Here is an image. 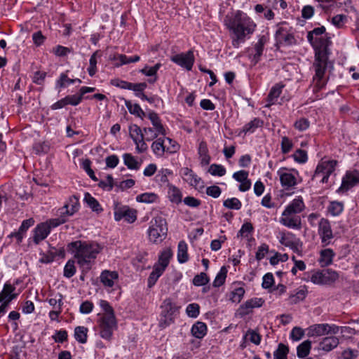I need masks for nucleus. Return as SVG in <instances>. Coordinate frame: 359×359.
Returning <instances> with one entry per match:
<instances>
[{
  "label": "nucleus",
  "mask_w": 359,
  "mask_h": 359,
  "mask_svg": "<svg viewBox=\"0 0 359 359\" xmlns=\"http://www.w3.org/2000/svg\"><path fill=\"white\" fill-rule=\"evenodd\" d=\"M224 25L229 33L231 45L239 48L250 39L257 29V24L246 13L237 10L227 13L224 18Z\"/></svg>",
  "instance_id": "nucleus-1"
},
{
  "label": "nucleus",
  "mask_w": 359,
  "mask_h": 359,
  "mask_svg": "<svg viewBox=\"0 0 359 359\" xmlns=\"http://www.w3.org/2000/svg\"><path fill=\"white\" fill-rule=\"evenodd\" d=\"M309 43L315 51V60L313 64L315 72L312 80L313 93L316 95L315 99H320L321 96L318 93L325 87L328 80L325 77V73L330 63L328 47L331 44V41L329 37L325 36L316 38Z\"/></svg>",
  "instance_id": "nucleus-2"
},
{
  "label": "nucleus",
  "mask_w": 359,
  "mask_h": 359,
  "mask_svg": "<svg viewBox=\"0 0 359 359\" xmlns=\"http://www.w3.org/2000/svg\"><path fill=\"white\" fill-rule=\"evenodd\" d=\"M67 249L83 271H88L91 269L102 247L95 241L77 240L69 243Z\"/></svg>",
  "instance_id": "nucleus-3"
},
{
  "label": "nucleus",
  "mask_w": 359,
  "mask_h": 359,
  "mask_svg": "<svg viewBox=\"0 0 359 359\" xmlns=\"http://www.w3.org/2000/svg\"><path fill=\"white\" fill-rule=\"evenodd\" d=\"M179 306L170 298L163 300L161 306V313L158 327L163 330L175 323L176 316L178 314Z\"/></svg>",
  "instance_id": "nucleus-4"
},
{
  "label": "nucleus",
  "mask_w": 359,
  "mask_h": 359,
  "mask_svg": "<svg viewBox=\"0 0 359 359\" xmlns=\"http://www.w3.org/2000/svg\"><path fill=\"white\" fill-rule=\"evenodd\" d=\"M168 227L166 222L162 217H156L150 222V226L147 230L148 238L151 242L161 243L166 237Z\"/></svg>",
  "instance_id": "nucleus-5"
},
{
  "label": "nucleus",
  "mask_w": 359,
  "mask_h": 359,
  "mask_svg": "<svg viewBox=\"0 0 359 359\" xmlns=\"http://www.w3.org/2000/svg\"><path fill=\"white\" fill-rule=\"evenodd\" d=\"M304 279L316 285H329L339 278V274L332 269L312 271Z\"/></svg>",
  "instance_id": "nucleus-6"
},
{
  "label": "nucleus",
  "mask_w": 359,
  "mask_h": 359,
  "mask_svg": "<svg viewBox=\"0 0 359 359\" xmlns=\"http://www.w3.org/2000/svg\"><path fill=\"white\" fill-rule=\"evenodd\" d=\"M275 39L277 44L282 46H290L297 43L293 28L285 22L278 25Z\"/></svg>",
  "instance_id": "nucleus-7"
},
{
  "label": "nucleus",
  "mask_w": 359,
  "mask_h": 359,
  "mask_svg": "<svg viewBox=\"0 0 359 359\" xmlns=\"http://www.w3.org/2000/svg\"><path fill=\"white\" fill-rule=\"evenodd\" d=\"M277 174L279 176L281 186L285 190H290L302 181L298 171L294 169L290 170L282 167L277 171Z\"/></svg>",
  "instance_id": "nucleus-8"
},
{
  "label": "nucleus",
  "mask_w": 359,
  "mask_h": 359,
  "mask_svg": "<svg viewBox=\"0 0 359 359\" xmlns=\"http://www.w3.org/2000/svg\"><path fill=\"white\" fill-rule=\"evenodd\" d=\"M337 163L336 160H322L317 165L312 180L321 176L320 182L322 184L327 183L330 176L334 172Z\"/></svg>",
  "instance_id": "nucleus-9"
},
{
  "label": "nucleus",
  "mask_w": 359,
  "mask_h": 359,
  "mask_svg": "<svg viewBox=\"0 0 359 359\" xmlns=\"http://www.w3.org/2000/svg\"><path fill=\"white\" fill-rule=\"evenodd\" d=\"M97 323L100 337L109 341L112 337L114 331L117 328L116 317H100Z\"/></svg>",
  "instance_id": "nucleus-10"
},
{
  "label": "nucleus",
  "mask_w": 359,
  "mask_h": 359,
  "mask_svg": "<svg viewBox=\"0 0 359 359\" xmlns=\"http://www.w3.org/2000/svg\"><path fill=\"white\" fill-rule=\"evenodd\" d=\"M280 244L290 248L293 252L299 253L302 249V242L292 232L280 231L278 236Z\"/></svg>",
  "instance_id": "nucleus-11"
},
{
  "label": "nucleus",
  "mask_w": 359,
  "mask_h": 359,
  "mask_svg": "<svg viewBox=\"0 0 359 359\" xmlns=\"http://www.w3.org/2000/svg\"><path fill=\"white\" fill-rule=\"evenodd\" d=\"M129 135L135 144L137 153L142 154L148 149V146L144 140V135L141 128L136 124L129 126Z\"/></svg>",
  "instance_id": "nucleus-12"
},
{
  "label": "nucleus",
  "mask_w": 359,
  "mask_h": 359,
  "mask_svg": "<svg viewBox=\"0 0 359 359\" xmlns=\"http://www.w3.org/2000/svg\"><path fill=\"white\" fill-rule=\"evenodd\" d=\"M53 228L55 226L50 224V219L38 224L32 231L33 236L29 239V241L32 240L34 244H39L48 237Z\"/></svg>",
  "instance_id": "nucleus-13"
},
{
  "label": "nucleus",
  "mask_w": 359,
  "mask_h": 359,
  "mask_svg": "<svg viewBox=\"0 0 359 359\" xmlns=\"http://www.w3.org/2000/svg\"><path fill=\"white\" fill-rule=\"evenodd\" d=\"M170 60L178 66L191 71L195 62L194 52L191 50L172 55Z\"/></svg>",
  "instance_id": "nucleus-14"
},
{
  "label": "nucleus",
  "mask_w": 359,
  "mask_h": 359,
  "mask_svg": "<svg viewBox=\"0 0 359 359\" xmlns=\"http://www.w3.org/2000/svg\"><path fill=\"white\" fill-rule=\"evenodd\" d=\"M114 214L117 222L124 219L128 223H133L137 219V211L127 205H116Z\"/></svg>",
  "instance_id": "nucleus-15"
},
{
  "label": "nucleus",
  "mask_w": 359,
  "mask_h": 359,
  "mask_svg": "<svg viewBox=\"0 0 359 359\" xmlns=\"http://www.w3.org/2000/svg\"><path fill=\"white\" fill-rule=\"evenodd\" d=\"M318 234L323 246L331 243V241L333 238V233L330 222L327 219L321 218L320 219L318 222Z\"/></svg>",
  "instance_id": "nucleus-16"
},
{
  "label": "nucleus",
  "mask_w": 359,
  "mask_h": 359,
  "mask_svg": "<svg viewBox=\"0 0 359 359\" xmlns=\"http://www.w3.org/2000/svg\"><path fill=\"white\" fill-rule=\"evenodd\" d=\"M279 222L282 225L289 229L299 230L302 228L300 216L290 212L287 213L285 210L282 212Z\"/></svg>",
  "instance_id": "nucleus-17"
},
{
  "label": "nucleus",
  "mask_w": 359,
  "mask_h": 359,
  "mask_svg": "<svg viewBox=\"0 0 359 359\" xmlns=\"http://www.w3.org/2000/svg\"><path fill=\"white\" fill-rule=\"evenodd\" d=\"M180 175L182 179L190 186L194 188H203V182L200 177H198L191 169L185 167L180 170Z\"/></svg>",
  "instance_id": "nucleus-18"
},
{
  "label": "nucleus",
  "mask_w": 359,
  "mask_h": 359,
  "mask_svg": "<svg viewBox=\"0 0 359 359\" xmlns=\"http://www.w3.org/2000/svg\"><path fill=\"white\" fill-rule=\"evenodd\" d=\"M151 147L154 154L159 157L163 156L165 152L170 154L176 152V146L167 147V144H165L163 137L157 138L152 143Z\"/></svg>",
  "instance_id": "nucleus-19"
},
{
  "label": "nucleus",
  "mask_w": 359,
  "mask_h": 359,
  "mask_svg": "<svg viewBox=\"0 0 359 359\" xmlns=\"http://www.w3.org/2000/svg\"><path fill=\"white\" fill-rule=\"evenodd\" d=\"M266 41L267 39L264 36H259L257 42L254 46L252 53H250L249 57L254 65L260 61Z\"/></svg>",
  "instance_id": "nucleus-20"
},
{
  "label": "nucleus",
  "mask_w": 359,
  "mask_h": 359,
  "mask_svg": "<svg viewBox=\"0 0 359 359\" xmlns=\"http://www.w3.org/2000/svg\"><path fill=\"white\" fill-rule=\"evenodd\" d=\"M264 121L258 117L254 118L250 122L245 123L242 128L240 129L238 135H246L254 133L257 128H262Z\"/></svg>",
  "instance_id": "nucleus-21"
},
{
  "label": "nucleus",
  "mask_w": 359,
  "mask_h": 359,
  "mask_svg": "<svg viewBox=\"0 0 359 359\" xmlns=\"http://www.w3.org/2000/svg\"><path fill=\"white\" fill-rule=\"evenodd\" d=\"M305 208V204L302 196H297L294 198L288 205L285 207V211L287 213L299 214Z\"/></svg>",
  "instance_id": "nucleus-22"
},
{
  "label": "nucleus",
  "mask_w": 359,
  "mask_h": 359,
  "mask_svg": "<svg viewBox=\"0 0 359 359\" xmlns=\"http://www.w3.org/2000/svg\"><path fill=\"white\" fill-rule=\"evenodd\" d=\"M58 217L50 219V222L53 226L57 227L65 224L68 220V218L74 215L71 213L67 206L64 205L58 209Z\"/></svg>",
  "instance_id": "nucleus-23"
},
{
  "label": "nucleus",
  "mask_w": 359,
  "mask_h": 359,
  "mask_svg": "<svg viewBox=\"0 0 359 359\" xmlns=\"http://www.w3.org/2000/svg\"><path fill=\"white\" fill-rule=\"evenodd\" d=\"M162 65L159 62L156 63L153 67L145 65L140 70V72L146 76L150 77L148 79L149 83H154L158 80L157 72L161 67Z\"/></svg>",
  "instance_id": "nucleus-24"
},
{
  "label": "nucleus",
  "mask_w": 359,
  "mask_h": 359,
  "mask_svg": "<svg viewBox=\"0 0 359 359\" xmlns=\"http://www.w3.org/2000/svg\"><path fill=\"white\" fill-rule=\"evenodd\" d=\"M34 224V220L33 218H29L23 220L20 226L18 229V231L16 232L11 233L10 236L15 237L17 239L18 243H21L26 231L29 229V227L33 226Z\"/></svg>",
  "instance_id": "nucleus-25"
},
{
  "label": "nucleus",
  "mask_w": 359,
  "mask_h": 359,
  "mask_svg": "<svg viewBox=\"0 0 359 359\" xmlns=\"http://www.w3.org/2000/svg\"><path fill=\"white\" fill-rule=\"evenodd\" d=\"M172 255V251L170 248L163 249L158 255V262L154 265L165 271L168 266Z\"/></svg>",
  "instance_id": "nucleus-26"
},
{
  "label": "nucleus",
  "mask_w": 359,
  "mask_h": 359,
  "mask_svg": "<svg viewBox=\"0 0 359 359\" xmlns=\"http://www.w3.org/2000/svg\"><path fill=\"white\" fill-rule=\"evenodd\" d=\"M285 87V85L278 83L275 84L270 90L268 96H267V102L266 107H269L271 105L275 104L278 102V99L280 97L283 88Z\"/></svg>",
  "instance_id": "nucleus-27"
},
{
  "label": "nucleus",
  "mask_w": 359,
  "mask_h": 359,
  "mask_svg": "<svg viewBox=\"0 0 359 359\" xmlns=\"http://www.w3.org/2000/svg\"><path fill=\"white\" fill-rule=\"evenodd\" d=\"M100 282L104 287H112L114 280L118 278V274L115 271L104 270L100 274Z\"/></svg>",
  "instance_id": "nucleus-28"
},
{
  "label": "nucleus",
  "mask_w": 359,
  "mask_h": 359,
  "mask_svg": "<svg viewBox=\"0 0 359 359\" xmlns=\"http://www.w3.org/2000/svg\"><path fill=\"white\" fill-rule=\"evenodd\" d=\"M264 300L262 298H252L246 301L244 304L241 305L240 310L243 315L248 314L254 308H259L264 304Z\"/></svg>",
  "instance_id": "nucleus-29"
},
{
  "label": "nucleus",
  "mask_w": 359,
  "mask_h": 359,
  "mask_svg": "<svg viewBox=\"0 0 359 359\" xmlns=\"http://www.w3.org/2000/svg\"><path fill=\"white\" fill-rule=\"evenodd\" d=\"M147 116L150 120L154 130H156V133L158 134H162L163 136H165V129L161 123V120L158 116V114L154 111H149Z\"/></svg>",
  "instance_id": "nucleus-30"
},
{
  "label": "nucleus",
  "mask_w": 359,
  "mask_h": 359,
  "mask_svg": "<svg viewBox=\"0 0 359 359\" xmlns=\"http://www.w3.org/2000/svg\"><path fill=\"white\" fill-rule=\"evenodd\" d=\"M168 198L170 202L179 204L182 201L181 190L172 184L168 183Z\"/></svg>",
  "instance_id": "nucleus-31"
},
{
  "label": "nucleus",
  "mask_w": 359,
  "mask_h": 359,
  "mask_svg": "<svg viewBox=\"0 0 359 359\" xmlns=\"http://www.w3.org/2000/svg\"><path fill=\"white\" fill-rule=\"evenodd\" d=\"M339 339L336 337H324L319 344V348L326 352H329L336 348L339 344Z\"/></svg>",
  "instance_id": "nucleus-32"
},
{
  "label": "nucleus",
  "mask_w": 359,
  "mask_h": 359,
  "mask_svg": "<svg viewBox=\"0 0 359 359\" xmlns=\"http://www.w3.org/2000/svg\"><path fill=\"white\" fill-rule=\"evenodd\" d=\"M198 154L199 155L201 164L202 166L208 165L210 164L211 158L208 153L207 143L205 141H201L199 143Z\"/></svg>",
  "instance_id": "nucleus-33"
},
{
  "label": "nucleus",
  "mask_w": 359,
  "mask_h": 359,
  "mask_svg": "<svg viewBox=\"0 0 359 359\" xmlns=\"http://www.w3.org/2000/svg\"><path fill=\"white\" fill-rule=\"evenodd\" d=\"M335 253L330 248L322 250L320 252V258L318 262L321 266H327L332 264Z\"/></svg>",
  "instance_id": "nucleus-34"
},
{
  "label": "nucleus",
  "mask_w": 359,
  "mask_h": 359,
  "mask_svg": "<svg viewBox=\"0 0 359 359\" xmlns=\"http://www.w3.org/2000/svg\"><path fill=\"white\" fill-rule=\"evenodd\" d=\"M15 287L11 283L6 282L3 287L2 290L0 292V303L3 302L4 300H7L15 297V299L18 296V293H15Z\"/></svg>",
  "instance_id": "nucleus-35"
},
{
  "label": "nucleus",
  "mask_w": 359,
  "mask_h": 359,
  "mask_svg": "<svg viewBox=\"0 0 359 359\" xmlns=\"http://www.w3.org/2000/svg\"><path fill=\"white\" fill-rule=\"evenodd\" d=\"M191 332L194 337L202 339L207 334V325L205 323L198 321L192 325Z\"/></svg>",
  "instance_id": "nucleus-36"
},
{
  "label": "nucleus",
  "mask_w": 359,
  "mask_h": 359,
  "mask_svg": "<svg viewBox=\"0 0 359 359\" xmlns=\"http://www.w3.org/2000/svg\"><path fill=\"white\" fill-rule=\"evenodd\" d=\"M188 247L184 241H181L177 246V261L180 264H184L189 260V255L187 252Z\"/></svg>",
  "instance_id": "nucleus-37"
},
{
  "label": "nucleus",
  "mask_w": 359,
  "mask_h": 359,
  "mask_svg": "<svg viewBox=\"0 0 359 359\" xmlns=\"http://www.w3.org/2000/svg\"><path fill=\"white\" fill-rule=\"evenodd\" d=\"M124 165L130 170H137L140 169L141 163L137 161L136 158L131 154L126 153L123 154Z\"/></svg>",
  "instance_id": "nucleus-38"
},
{
  "label": "nucleus",
  "mask_w": 359,
  "mask_h": 359,
  "mask_svg": "<svg viewBox=\"0 0 359 359\" xmlns=\"http://www.w3.org/2000/svg\"><path fill=\"white\" fill-rule=\"evenodd\" d=\"M173 172L171 170L168 168H163L158 171V174L155 176V180L161 186L166 185L169 182L168 177L172 175Z\"/></svg>",
  "instance_id": "nucleus-39"
},
{
  "label": "nucleus",
  "mask_w": 359,
  "mask_h": 359,
  "mask_svg": "<svg viewBox=\"0 0 359 359\" xmlns=\"http://www.w3.org/2000/svg\"><path fill=\"white\" fill-rule=\"evenodd\" d=\"M125 105L131 114L141 118L146 116L145 112L142 110L140 104L136 103L133 104L131 101L125 100Z\"/></svg>",
  "instance_id": "nucleus-40"
},
{
  "label": "nucleus",
  "mask_w": 359,
  "mask_h": 359,
  "mask_svg": "<svg viewBox=\"0 0 359 359\" xmlns=\"http://www.w3.org/2000/svg\"><path fill=\"white\" fill-rule=\"evenodd\" d=\"M81 83V80L79 79H69L66 73H62L60 75L59 79L56 81V87L59 88H64L67 85L74 84L75 83Z\"/></svg>",
  "instance_id": "nucleus-41"
},
{
  "label": "nucleus",
  "mask_w": 359,
  "mask_h": 359,
  "mask_svg": "<svg viewBox=\"0 0 359 359\" xmlns=\"http://www.w3.org/2000/svg\"><path fill=\"white\" fill-rule=\"evenodd\" d=\"M310 336H323L327 334L326 323L314 324L309 327Z\"/></svg>",
  "instance_id": "nucleus-42"
},
{
  "label": "nucleus",
  "mask_w": 359,
  "mask_h": 359,
  "mask_svg": "<svg viewBox=\"0 0 359 359\" xmlns=\"http://www.w3.org/2000/svg\"><path fill=\"white\" fill-rule=\"evenodd\" d=\"M101 57L100 50H96L93 53L89 60V67L88 68V73L90 76H93L97 72V58Z\"/></svg>",
  "instance_id": "nucleus-43"
},
{
  "label": "nucleus",
  "mask_w": 359,
  "mask_h": 359,
  "mask_svg": "<svg viewBox=\"0 0 359 359\" xmlns=\"http://www.w3.org/2000/svg\"><path fill=\"white\" fill-rule=\"evenodd\" d=\"M348 175L346 172V174L343 176L341 180V186L337 190V193L339 194H344L348 192L351 189L355 187V184L348 178Z\"/></svg>",
  "instance_id": "nucleus-44"
},
{
  "label": "nucleus",
  "mask_w": 359,
  "mask_h": 359,
  "mask_svg": "<svg viewBox=\"0 0 359 359\" xmlns=\"http://www.w3.org/2000/svg\"><path fill=\"white\" fill-rule=\"evenodd\" d=\"M88 329L84 326H77L74 329V338L81 344L87 341Z\"/></svg>",
  "instance_id": "nucleus-45"
},
{
  "label": "nucleus",
  "mask_w": 359,
  "mask_h": 359,
  "mask_svg": "<svg viewBox=\"0 0 359 359\" xmlns=\"http://www.w3.org/2000/svg\"><path fill=\"white\" fill-rule=\"evenodd\" d=\"M255 11L257 14H263V17L268 20L273 19L275 15L271 9L269 8L267 6L264 4H257L255 6Z\"/></svg>",
  "instance_id": "nucleus-46"
},
{
  "label": "nucleus",
  "mask_w": 359,
  "mask_h": 359,
  "mask_svg": "<svg viewBox=\"0 0 359 359\" xmlns=\"http://www.w3.org/2000/svg\"><path fill=\"white\" fill-rule=\"evenodd\" d=\"M84 202L92 209L93 211L100 212L102 208L99 202L93 197L89 193H86L84 196Z\"/></svg>",
  "instance_id": "nucleus-47"
},
{
  "label": "nucleus",
  "mask_w": 359,
  "mask_h": 359,
  "mask_svg": "<svg viewBox=\"0 0 359 359\" xmlns=\"http://www.w3.org/2000/svg\"><path fill=\"white\" fill-rule=\"evenodd\" d=\"M164 271V270L160 269L158 266L154 265L153 271L149 274L147 280L148 287L150 288L152 287Z\"/></svg>",
  "instance_id": "nucleus-48"
},
{
  "label": "nucleus",
  "mask_w": 359,
  "mask_h": 359,
  "mask_svg": "<svg viewBox=\"0 0 359 359\" xmlns=\"http://www.w3.org/2000/svg\"><path fill=\"white\" fill-rule=\"evenodd\" d=\"M115 59L119 61V62L116 64V66L121 67L124 65L139 62L140 60V57L137 55L133 56H127L123 54H119L116 56Z\"/></svg>",
  "instance_id": "nucleus-49"
},
{
  "label": "nucleus",
  "mask_w": 359,
  "mask_h": 359,
  "mask_svg": "<svg viewBox=\"0 0 359 359\" xmlns=\"http://www.w3.org/2000/svg\"><path fill=\"white\" fill-rule=\"evenodd\" d=\"M311 348V341L306 340L301 343L297 348V355L298 358H303L306 357L309 354Z\"/></svg>",
  "instance_id": "nucleus-50"
},
{
  "label": "nucleus",
  "mask_w": 359,
  "mask_h": 359,
  "mask_svg": "<svg viewBox=\"0 0 359 359\" xmlns=\"http://www.w3.org/2000/svg\"><path fill=\"white\" fill-rule=\"evenodd\" d=\"M158 195L153 192H146L136 196V201L140 203H153L158 199Z\"/></svg>",
  "instance_id": "nucleus-51"
},
{
  "label": "nucleus",
  "mask_w": 359,
  "mask_h": 359,
  "mask_svg": "<svg viewBox=\"0 0 359 359\" xmlns=\"http://www.w3.org/2000/svg\"><path fill=\"white\" fill-rule=\"evenodd\" d=\"M64 205L67 206V208L69 209L71 213L74 215L79 211L80 208L79 198L75 195L72 196L69 198L68 201Z\"/></svg>",
  "instance_id": "nucleus-52"
},
{
  "label": "nucleus",
  "mask_w": 359,
  "mask_h": 359,
  "mask_svg": "<svg viewBox=\"0 0 359 359\" xmlns=\"http://www.w3.org/2000/svg\"><path fill=\"white\" fill-rule=\"evenodd\" d=\"M327 209L330 215L332 216H338L344 210V203L339 201H332L330 202Z\"/></svg>",
  "instance_id": "nucleus-53"
},
{
  "label": "nucleus",
  "mask_w": 359,
  "mask_h": 359,
  "mask_svg": "<svg viewBox=\"0 0 359 359\" xmlns=\"http://www.w3.org/2000/svg\"><path fill=\"white\" fill-rule=\"evenodd\" d=\"M227 275V269L225 266L221 267L219 271L217 273L214 281H213V286L215 287H219L222 286L226 280Z\"/></svg>",
  "instance_id": "nucleus-54"
},
{
  "label": "nucleus",
  "mask_w": 359,
  "mask_h": 359,
  "mask_svg": "<svg viewBox=\"0 0 359 359\" xmlns=\"http://www.w3.org/2000/svg\"><path fill=\"white\" fill-rule=\"evenodd\" d=\"M111 84L114 86H116L117 88H120L121 89H127L130 90L131 89H136L135 86H133L134 83H130L126 81H123L119 79H114L111 80Z\"/></svg>",
  "instance_id": "nucleus-55"
},
{
  "label": "nucleus",
  "mask_w": 359,
  "mask_h": 359,
  "mask_svg": "<svg viewBox=\"0 0 359 359\" xmlns=\"http://www.w3.org/2000/svg\"><path fill=\"white\" fill-rule=\"evenodd\" d=\"M289 348L285 344L280 343L278 346V348L273 353V359H287Z\"/></svg>",
  "instance_id": "nucleus-56"
},
{
  "label": "nucleus",
  "mask_w": 359,
  "mask_h": 359,
  "mask_svg": "<svg viewBox=\"0 0 359 359\" xmlns=\"http://www.w3.org/2000/svg\"><path fill=\"white\" fill-rule=\"evenodd\" d=\"M223 205L228 209L238 210L241 208L242 203L238 198L233 197L224 200Z\"/></svg>",
  "instance_id": "nucleus-57"
},
{
  "label": "nucleus",
  "mask_w": 359,
  "mask_h": 359,
  "mask_svg": "<svg viewBox=\"0 0 359 359\" xmlns=\"http://www.w3.org/2000/svg\"><path fill=\"white\" fill-rule=\"evenodd\" d=\"M245 294V290L242 287L233 289L229 295L230 300L233 303H239Z\"/></svg>",
  "instance_id": "nucleus-58"
},
{
  "label": "nucleus",
  "mask_w": 359,
  "mask_h": 359,
  "mask_svg": "<svg viewBox=\"0 0 359 359\" xmlns=\"http://www.w3.org/2000/svg\"><path fill=\"white\" fill-rule=\"evenodd\" d=\"M293 148L292 140L287 136L281 137L280 149L281 152L283 154H287L291 151Z\"/></svg>",
  "instance_id": "nucleus-59"
},
{
  "label": "nucleus",
  "mask_w": 359,
  "mask_h": 359,
  "mask_svg": "<svg viewBox=\"0 0 359 359\" xmlns=\"http://www.w3.org/2000/svg\"><path fill=\"white\" fill-rule=\"evenodd\" d=\"M55 248L48 250L46 253L41 252L39 262L43 264H49L54 261L57 254L54 251Z\"/></svg>",
  "instance_id": "nucleus-60"
},
{
  "label": "nucleus",
  "mask_w": 359,
  "mask_h": 359,
  "mask_svg": "<svg viewBox=\"0 0 359 359\" xmlns=\"http://www.w3.org/2000/svg\"><path fill=\"white\" fill-rule=\"evenodd\" d=\"M46 301L54 309H62L63 296L60 293H57L55 297L47 299Z\"/></svg>",
  "instance_id": "nucleus-61"
},
{
  "label": "nucleus",
  "mask_w": 359,
  "mask_h": 359,
  "mask_svg": "<svg viewBox=\"0 0 359 359\" xmlns=\"http://www.w3.org/2000/svg\"><path fill=\"white\" fill-rule=\"evenodd\" d=\"M210 281V278L204 272L197 274L193 278L192 283L195 286H204Z\"/></svg>",
  "instance_id": "nucleus-62"
},
{
  "label": "nucleus",
  "mask_w": 359,
  "mask_h": 359,
  "mask_svg": "<svg viewBox=\"0 0 359 359\" xmlns=\"http://www.w3.org/2000/svg\"><path fill=\"white\" fill-rule=\"evenodd\" d=\"M75 261L73 259H69L67 262L65 267H64V276L70 278H72L76 271L75 267Z\"/></svg>",
  "instance_id": "nucleus-63"
},
{
  "label": "nucleus",
  "mask_w": 359,
  "mask_h": 359,
  "mask_svg": "<svg viewBox=\"0 0 359 359\" xmlns=\"http://www.w3.org/2000/svg\"><path fill=\"white\" fill-rule=\"evenodd\" d=\"M208 172L213 176L222 177L226 174V168L222 165L213 163L210 166Z\"/></svg>",
  "instance_id": "nucleus-64"
}]
</instances>
